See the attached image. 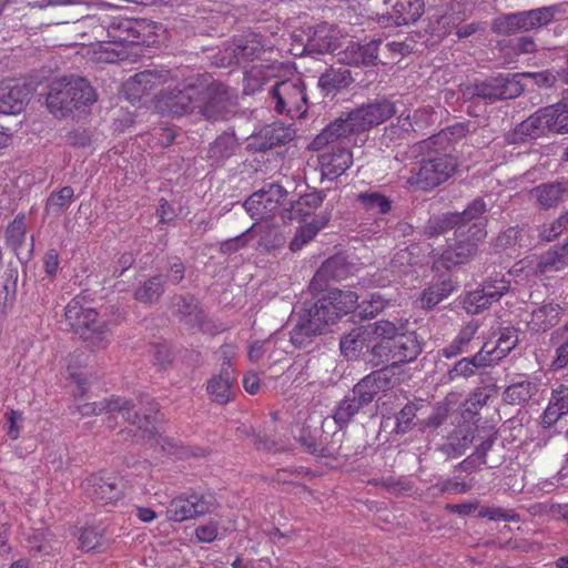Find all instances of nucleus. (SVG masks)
Masks as SVG:
<instances>
[{"label":"nucleus","mask_w":568,"mask_h":568,"mask_svg":"<svg viewBox=\"0 0 568 568\" xmlns=\"http://www.w3.org/2000/svg\"><path fill=\"white\" fill-rule=\"evenodd\" d=\"M358 295L353 291L329 290L315 302L306 301L297 313V321L290 332L291 343L304 348L315 336L324 334L343 316L358 308Z\"/></svg>","instance_id":"1"},{"label":"nucleus","mask_w":568,"mask_h":568,"mask_svg":"<svg viewBox=\"0 0 568 568\" xmlns=\"http://www.w3.org/2000/svg\"><path fill=\"white\" fill-rule=\"evenodd\" d=\"M325 196V191L315 190L301 195L296 201L290 202L288 207H283V222L297 220L302 223L290 243L291 251H300L329 222L331 211L324 210L315 214V211L323 204Z\"/></svg>","instance_id":"2"},{"label":"nucleus","mask_w":568,"mask_h":568,"mask_svg":"<svg viewBox=\"0 0 568 568\" xmlns=\"http://www.w3.org/2000/svg\"><path fill=\"white\" fill-rule=\"evenodd\" d=\"M97 101V93L82 77H62L49 84L45 104L55 118H67L74 112H85Z\"/></svg>","instance_id":"3"},{"label":"nucleus","mask_w":568,"mask_h":568,"mask_svg":"<svg viewBox=\"0 0 568 568\" xmlns=\"http://www.w3.org/2000/svg\"><path fill=\"white\" fill-rule=\"evenodd\" d=\"M64 318L91 351L104 349L109 344L110 331L105 322L88 305L84 297L75 296L65 306Z\"/></svg>","instance_id":"4"},{"label":"nucleus","mask_w":568,"mask_h":568,"mask_svg":"<svg viewBox=\"0 0 568 568\" xmlns=\"http://www.w3.org/2000/svg\"><path fill=\"white\" fill-rule=\"evenodd\" d=\"M141 24L133 19L109 17L108 40L100 45L99 60L115 63L129 58L128 48L144 41L140 31Z\"/></svg>","instance_id":"5"},{"label":"nucleus","mask_w":568,"mask_h":568,"mask_svg":"<svg viewBox=\"0 0 568 568\" xmlns=\"http://www.w3.org/2000/svg\"><path fill=\"white\" fill-rule=\"evenodd\" d=\"M517 77L518 74L499 73L483 80L463 83L459 90L466 101L479 99L493 104L497 101L515 99L523 93L524 87Z\"/></svg>","instance_id":"6"},{"label":"nucleus","mask_w":568,"mask_h":568,"mask_svg":"<svg viewBox=\"0 0 568 568\" xmlns=\"http://www.w3.org/2000/svg\"><path fill=\"white\" fill-rule=\"evenodd\" d=\"M560 12L559 6H548L503 14L493 21L491 31L500 36L537 31L550 24Z\"/></svg>","instance_id":"7"},{"label":"nucleus","mask_w":568,"mask_h":568,"mask_svg":"<svg viewBox=\"0 0 568 568\" xmlns=\"http://www.w3.org/2000/svg\"><path fill=\"white\" fill-rule=\"evenodd\" d=\"M422 353V344L415 332L400 333L386 342H376L372 346V358L368 362L373 366L392 365L413 362Z\"/></svg>","instance_id":"8"},{"label":"nucleus","mask_w":568,"mask_h":568,"mask_svg":"<svg viewBox=\"0 0 568 568\" xmlns=\"http://www.w3.org/2000/svg\"><path fill=\"white\" fill-rule=\"evenodd\" d=\"M407 182L420 190H432L446 182L455 172L457 162L449 154L434 152L418 162Z\"/></svg>","instance_id":"9"},{"label":"nucleus","mask_w":568,"mask_h":568,"mask_svg":"<svg viewBox=\"0 0 568 568\" xmlns=\"http://www.w3.org/2000/svg\"><path fill=\"white\" fill-rule=\"evenodd\" d=\"M274 111L291 119L301 118L308 108L304 82L300 78L276 82L270 91Z\"/></svg>","instance_id":"10"},{"label":"nucleus","mask_w":568,"mask_h":568,"mask_svg":"<svg viewBox=\"0 0 568 568\" xmlns=\"http://www.w3.org/2000/svg\"><path fill=\"white\" fill-rule=\"evenodd\" d=\"M287 195L288 192L281 184L272 182L252 193L243 206L253 220H267L277 213L282 215Z\"/></svg>","instance_id":"11"},{"label":"nucleus","mask_w":568,"mask_h":568,"mask_svg":"<svg viewBox=\"0 0 568 568\" xmlns=\"http://www.w3.org/2000/svg\"><path fill=\"white\" fill-rule=\"evenodd\" d=\"M233 98L234 94L223 83L204 84L201 82L199 113L210 121L222 120L231 112V108L234 105Z\"/></svg>","instance_id":"12"},{"label":"nucleus","mask_w":568,"mask_h":568,"mask_svg":"<svg viewBox=\"0 0 568 568\" xmlns=\"http://www.w3.org/2000/svg\"><path fill=\"white\" fill-rule=\"evenodd\" d=\"M215 506L216 499L213 494L192 491L173 498L166 507V517L169 520L181 523L209 514Z\"/></svg>","instance_id":"13"},{"label":"nucleus","mask_w":568,"mask_h":568,"mask_svg":"<svg viewBox=\"0 0 568 568\" xmlns=\"http://www.w3.org/2000/svg\"><path fill=\"white\" fill-rule=\"evenodd\" d=\"M265 48L263 37L255 32L235 37L232 44L222 52L221 63L223 67L246 65L260 59Z\"/></svg>","instance_id":"14"},{"label":"nucleus","mask_w":568,"mask_h":568,"mask_svg":"<svg viewBox=\"0 0 568 568\" xmlns=\"http://www.w3.org/2000/svg\"><path fill=\"white\" fill-rule=\"evenodd\" d=\"M201 82L182 84L173 89L162 90L159 94V108L175 116L191 113L197 108Z\"/></svg>","instance_id":"15"},{"label":"nucleus","mask_w":568,"mask_h":568,"mask_svg":"<svg viewBox=\"0 0 568 568\" xmlns=\"http://www.w3.org/2000/svg\"><path fill=\"white\" fill-rule=\"evenodd\" d=\"M355 124L356 122L351 120V112L345 119L338 118L334 120L314 139V148L322 149L329 144L353 148L358 142L363 143L364 140L359 139L362 132Z\"/></svg>","instance_id":"16"},{"label":"nucleus","mask_w":568,"mask_h":568,"mask_svg":"<svg viewBox=\"0 0 568 568\" xmlns=\"http://www.w3.org/2000/svg\"><path fill=\"white\" fill-rule=\"evenodd\" d=\"M171 80L172 74L170 70L148 69L130 77L123 85V91L129 101L135 102Z\"/></svg>","instance_id":"17"},{"label":"nucleus","mask_w":568,"mask_h":568,"mask_svg":"<svg viewBox=\"0 0 568 568\" xmlns=\"http://www.w3.org/2000/svg\"><path fill=\"white\" fill-rule=\"evenodd\" d=\"M82 488L93 503L108 506L122 498V481L116 476L92 474L82 484Z\"/></svg>","instance_id":"18"},{"label":"nucleus","mask_w":568,"mask_h":568,"mask_svg":"<svg viewBox=\"0 0 568 568\" xmlns=\"http://www.w3.org/2000/svg\"><path fill=\"white\" fill-rule=\"evenodd\" d=\"M383 3L387 10L378 22L385 28L414 23L424 12L423 0H383Z\"/></svg>","instance_id":"19"},{"label":"nucleus","mask_w":568,"mask_h":568,"mask_svg":"<svg viewBox=\"0 0 568 568\" xmlns=\"http://www.w3.org/2000/svg\"><path fill=\"white\" fill-rule=\"evenodd\" d=\"M396 114L395 103L387 99H378L351 111V120L355 121L362 134L377 126Z\"/></svg>","instance_id":"20"},{"label":"nucleus","mask_w":568,"mask_h":568,"mask_svg":"<svg viewBox=\"0 0 568 568\" xmlns=\"http://www.w3.org/2000/svg\"><path fill=\"white\" fill-rule=\"evenodd\" d=\"M487 203L483 197L474 199L462 212H454L458 220L460 235L470 233L475 240H485L487 236Z\"/></svg>","instance_id":"21"},{"label":"nucleus","mask_w":568,"mask_h":568,"mask_svg":"<svg viewBox=\"0 0 568 568\" xmlns=\"http://www.w3.org/2000/svg\"><path fill=\"white\" fill-rule=\"evenodd\" d=\"M547 106L540 108L534 114L521 121L509 131L505 139L509 144H520L529 140L538 139L547 132H551V123L548 121Z\"/></svg>","instance_id":"22"},{"label":"nucleus","mask_w":568,"mask_h":568,"mask_svg":"<svg viewBox=\"0 0 568 568\" xmlns=\"http://www.w3.org/2000/svg\"><path fill=\"white\" fill-rule=\"evenodd\" d=\"M394 373L390 368L376 369L359 379L352 388V394L365 406L369 405L377 394L394 387Z\"/></svg>","instance_id":"23"},{"label":"nucleus","mask_w":568,"mask_h":568,"mask_svg":"<svg viewBox=\"0 0 568 568\" xmlns=\"http://www.w3.org/2000/svg\"><path fill=\"white\" fill-rule=\"evenodd\" d=\"M33 93L31 84L18 80L0 83V113L18 114L24 110Z\"/></svg>","instance_id":"24"},{"label":"nucleus","mask_w":568,"mask_h":568,"mask_svg":"<svg viewBox=\"0 0 568 568\" xmlns=\"http://www.w3.org/2000/svg\"><path fill=\"white\" fill-rule=\"evenodd\" d=\"M6 244L16 254L18 265L28 263L33 254V237L27 239V225L23 215H17L4 232Z\"/></svg>","instance_id":"25"},{"label":"nucleus","mask_w":568,"mask_h":568,"mask_svg":"<svg viewBox=\"0 0 568 568\" xmlns=\"http://www.w3.org/2000/svg\"><path fill=\"white\" fill-rule=\"evenodd\" d=\"M322 180L333 181L341 176L353 164V153L347 146H328L318 155Z\"/></svg>","instance_id":"26"},{"label":"nucleus","mask_w":568,"mask_h":568,"mask_svg":"<svg viewBox=\"0 0 568 568\" xmlns=\"http://www.w3.org/2000/svg\"><path fill=\"white\" fill-rule=\"evenodd\" d=\"M173 315L189 329H203L205 314L194 295L190 293L172 296Z\"/></svg>","instance_id":"27"},{"label":"nucleus","mask_w":568,"mask_h":568,"mask_svg":"<svg viewBox=\"0 0 568 568\" xmlns=\"http://www.w3.org/2000/svg\"><path fill=\"white\" fill-rule=\"evenodd\" d=\"M528 199L541 210L556 209L568 199V181H552L534 186Z\"/></svg>","instance_id":"28"},{"label":"nucleus","mask_w":568,"mask_h":568,"mask_svg":"<svg viewBox=\"0 0 568 568\" xmlns=\"http://www.w3.org/2000/svg\"><path fill=\"white\" fill-rule=\"evenodd\" d=\"M295 131L281 123H273L263 128L251 138L248 148L256 152H266L275 146L284 145L293 140Z\"/></svg>","instance_id":"29"},{"label":"nucleus","mask_w":568,"mask_h":568,"mask_svg":"<svg viewBox=\"0 0 568 568\" xmlns=\"http://www.w3.org/2000/svg\"><path fill=\"white\" fill-rule=\"evenodd\" d=\"M339 47V39L333 26L324 22L308 28L304 51L308 54L334 52Z\"/></svg>","instance_id":"30"},{"label":"nucleus","mask_w":568,"mask_h":568,"mask_svg":"<svg viewBox=\"0 0 568 568\" xmlns=\"http://www.w3.org/2000/svg\"><path fill=\"white\" fill-rule=\"evenodd\" d=\"M234 381L231 361L225 358L221 365L220 374L212 376L207 382L206 389L209 395L220 405L227 404L231 400V388Z\"/></svg>","instance_id":"31"},{"label":"nucleus","mask_w":568,"mask_h":568,"mask_svg":"<svg viewBox=\"0 0 568 568\" xmlns=\"http://www.w3.org/2000/svg\"><path fill=\"white\" fill-rule=\"evenodd\" d=\"M375 343L371 337V331L366 326H361L344 335L341 338L339 347L344 356L355 358L364 352L372 356V346Z\"/></svg>","instance_id":"32"},{"label":"nucleus","mask_w":568,"mask_h":568,"mask_svg":"<svg viewBox=\"0 0 568 568\" xmlns=\"http://www.w3.org/2000/svg\"><path fill=\"white\" fill-rule=\"evenodd\" d=\"M538 392L536 383L528 377L517 375L503 392V400L513 406H524Z\"/></svg>","instance_id":"33"},{"label":"nucleus","mask_w":568,"mask_h":568,"mask_svg":"<svg viewBox=\"0 0 568 568\" xmlns=\"http://www.w3.org/2000/svg\"><path fill=\"white\" fill-rule=\"evenodd\" d=\"M568 266V241L557 244L542 253L536 264L537 275L562 271Z\"/></svg>","instance_id":"34"},{"label":"nucleus","mask_w":568,"mask_h":568,"mask_svg":"<svg viewBox=\"0 0 568 568\" xmlns=\"http://www.w3.org/2000/svg\"><path fill=\"white\" fill-rule=\"evenodd\" d=\"M455 245L443 253V258L454 265L467 262L476 254L478 244L484 241L475 240V236L470 233H467L466 235L455 234Z\"/></svg>","instance_id":"35"},{"label":"nucleus","mask_w":568,"mask_h":568,"mask_svg":"<svg viewBox=\"0 0 568 568\" xmlns=\"http://www.w3.org/2000/svg\"><path fill=\"white\" fill-rule=\"evenodd\" d=\"M240 143L234 133L224 132L219 135L207 150L211 165L221 166L237 151Z\"/></svg>","instance_id":"36"},{"label":"nucleus","mask_w":568,"mask_h":568,"mask_svg":"<svg viewBox=\"0 0 568 568\" xmlns=\"http://www.w3.org/2000/svg\"><path fill=\"white\" fill-rule=\"evenodd\" d=\"M19 270L18 264L13 261H9L6 265V270L0 277V313L7 314L8 311L13 306L17 294V281Z\"/></svg>","instance_id":"37"},{"label":"nucleus","mask_w":568,"mask_h":568,"mask_svg":"<svg viewBox=\"0 0 568 568\" xmlns=\"http://www.w3.org/2000/svg\"><path fill=\"white\" fill-rule=\"evenodd\" d=\"M476 429L470 425L459 426L449 436L448 442L440 450L448 457H458L465 454L475 440Z\"/></svg>","instance_id":"38"},{"label":"nucleus","mask_w":568,"mask_h":568,"mask_svg":"<svg viewBox=\"0 0 568 568\" xmlns=\"http://www.w3.org/2000/svg\"><path fill=\"white\" fill-rule=\"evenodd\" d=\"M489 352L487 351V344H484L480 351L471 357H464L459 359L452 369L448 371L447 377L449 381H454L457 377H469L474 375L475 368L490 365L489 358L487 357Z\"/></svg>","instance_id":"39"},{"label":"nucleus","mask_w":568,"mask_h":568,"mask_svg":"<svg viewBox=\"0 0 568 568\" xmlns=\"http://www.w3.org/2000/svg\"><path fill=\"white\" fill-rule=\"evenodd\" d=\"M353 82L351 71L346 68H329L321 74L318 87L325 94H335L336 92L347 88Z\"/></svg>","instance_id":"40"},{"label":"nucleus","mask_w":568,"mask_h":568,"mask_svg":"<svg viewBox=\"0 0 568 568\" xmlns=\"http://www.w3.org/2000/svg\"><path fill=\"white\" fill-rule=\"evenodd\" d=\"M558 316L559 306L549 303L531 311L526 322L530 331L545 332L558 323Z\"/></svg>","instance_id":"41"},{"label":"nucleus","mask_w":568,"mask_h":568,"mask_svg":"<svg viewBox=\"0 0 568 568\" xmlns=\"http://www.w3.org/2000/svg\"><path fill=\"white\" fill-rule=\"evenodd\" d=\"M108 26L109 16H89L78 21V29L82 31V34L88 37L90 41H97L101 45L106 44Z\"/></svg>","instance_id":"42"},{"label":"nucleus","mask_w":568,"mask_h":568,"mask_svg":"<svg viewBox=\"0 0 568 568\" xmlns=\"http://www.w3.org/2000/svg\"><path fill=\"white\" fill-rule=\"evenodd\" d=\"M500 298L501 296L496 291H488V288L480 286V288L469 292L465 296L464 308L469 314H479Z\"/></svg>","instance_id":"43"},{"label":"nucleus","mask_w":568,"mask_h":568,"mask_svg":"<svg viewBox=\"0 0 568 568\" xmlns=\"http://www.w3.org/2000/svg\"><path fill=\"white\" fill-rule=\"evenodd\" d=\"M483 282L480 286L491 291H496L497 294L504 296L510 288V281L506 278L504 274V267L495 262L485 264L483 271Z\"/></svg>","instance_id":"44"},{"label":"nucleus","mask_w":568,"mask_h":568,"mask_svg":"<svg viewBox=\"0 0 568 568\" xmlns=\"http://www.w3.org/2000/svg\"><path fill=\"white\" fill-rule=\"evenodd\" d=\"M164 280L162 275H154L142 282L134 291V298L142 304L156 303L164 293Z\"/></svg>","instance_id":"45"},{"label":"nucleus","mask_w":568,"mask_h":568,"mask_svg":"<svg viewBox=\"0 0 568 568\" xmlns=\"http://www.w3.org/2000/svg\"><path fill=\"white\" fill-rule=\"evenodd\" d=\"M454 291L450 280H444L425 288L419 297L420 307L423 310H433L442 301L447 298Z\"/></svg>","instance_id":"46"},{"label":"nucleus","mask_w":568,"mask_h":568,"mask_svg":"<svg viewBox=\"0 0 568 568\" xmlns=\"http://www.w3.org/2000/svg\"><path fill=\"white\" fill-rule=\"evenodd\" d=\"M114 413H119L123 419L132 425H136L140 430L145 433L149 437L154 435L152 428L148 427L143 422L140 408L135 409L138 405L132 399L116 397Z\"/></svg>","instance_id":"47"},{"label":"nucleus","mask_w":568,"mask_h":568,"mask_svg":"<svg viewBox=\"0 0 568 568\" xmlns=\"http://www.w3.org/2000/svg\"><path fill=\"white\" fill-rule=\"evenodd\" d=\"M363 407H365V405L358 400L357 395H347L341 402H338L333 414V419L341 428H343L351 423L354 416Z\"/></svg>","instance_id":"48"},{"label":"nucleus","mask_w":568,"mask_h":568,"mask_svg":"<svg viewBox=\"0 0 568 568\" xmlns=\"http://www.w3.org/2000/svg\"><path fill=\"white\" fill-rule=\"evenodd\" d=\"M427 408L423 403H407L397 414H396V433L405 434L412 430L415 426H418V413H424V409Z\"/></svg>","instance_id":"49"},{"label":"nucleus","mask_w":568,"mask_h":568,"mask_svg":"<svg viewBox=\"0 0 568 568\" xmlns=\"http://www.w3.org/2000/svg\"><path fill=\"white\" fill-rule=\"evenodd\" d=\"M518 343V334L514 327H505L499 332V337L496 342V345L493 348L487 346V351L489 355L490 364L495 361H498L505 357Z\"/></svg>","instance_id":"50"},{"label":"nucleus","mask_w":568,"mask_h":568,"mask_svg":"<svg viewBox=\"0 0 568 568\" xmlns=\"http://www.w3.org/2000/svg\"><path fill=\"white\" fill-rule=\"evenodd\" d=\"M74 191L71 186H63L52 192L45 202V214L58 217L64 213L73 201Z\"/></svg>","instance_id":"51"},{"label":"nucleus","mask_w":568,"mask_h":568,"mask_svg":"<svg viewBox=\"0 0 568 568\" xmlns=\"http://www.w3.org/2000/svg\"><path fill=\"white\" fill-rule=\"evenodd\" d=\"M413 131H415V128L410 114L402 113L396 118L395 122L385 128L383 140L387 144L395 143L399 140H405Z\"/></svg>","instance_id":"52"},{"label":"nucleus","mask_w":568,"mask_h":568,"mask_svg":"<svg viewBox=\"0 0 568 568\" xmlns=\"http://www.w3.org/2000/svg\"><path fill=\"white\" fill-rule=\"evenodd\" d=\"M476 331L477 326L474 324L464 326L454 341L442 349V355L446 358H452L467 352Z\"/></svg>","instance_id":"53"},{"label":"nucleus","mask_w":568,"mask_h":568,"mask_svg":"<svg viewBox=\"0 0 568 568\" xmlns=\"http://www.w3.org/2000/svg\"><path fill=\"white\" fill-rule=\"evenodd\" d=\"M346 433L339 427L338 430L333 432L332 434H327L323 432V435L320 438V448H334V454L332 455H321V457L326 458H337V457H348L353 454L349 447L343 445Z\"/></svg>","instance_id":"54"},{"label":"nucleus","mask_w":568,"mask_h":568,"mask_svg":"<svg viewBox=\"0 0 568 568\" xmlns=\"http://www.w3.org/2000/svg\"><path fill=\"white\" fill-rule=\"evenodd\" d=\"M448 230H455V234H459L458 220L454 212H447L440 216L429 219L425 226V234L437 236Z\"/></svg>","instance_id":"55"},{"label":"nucleus","mask_w":568,"mask_h":568,"mask_svg":"<svg viewBox=\"0 0 568 568\" xmlns=\"http://www.w3.org/2000/svg\"><path fill=\"white\" fill-rule=\"evenodd\" d=\"M548 121L551 123V132L558 134L568 133V102L560 101L547 106Z\"/></svg>","instance_id":"56"},{"label":"nucleus","mask_w":568,"mask_h":568,"mask_svg":"<svg viewBox=\"0 0 568 568\" xmlns=\"http://www.w3.org/2000/svg\"><path fill=\"white\" fill-rule=\"evenodd\" d=\"M358 201L367 211H374L379 214H386L392 209L389 197L377 192H365L358 195Z\"/></svg>","instance_id":"57"},{"label":"nucleus","mask_w":568,"mask_h":568,"mask_svg":"<svg viewBox=\"0 0 568 568\" xmlns=\"http://www.w3.org/2000/svg\"><path fill=\"white\" fill-rule=\"evenodd\" d=\"M449 414L447 404H438L425 417L418 418V427L420 430L437 429L446 423Z\"/></svg>","instance_id":"58"},{"label":"nucleus","mask_w":568,"mask_h":568,"mask_svg":"<svg viewBox=\"0 0 568 568\" xmlns=\"http://www.w3.org/2000/svg\"><path fill=\"white\" fill-rule=\"evenodd\" d=\"M346 275L345 261L342 256L327 258L318 268V277L327 276L328 280L339 281Z\"/></svg>","instance_id":"59"},{"label":"nucleus","mask_w":568,"mask_h":568,"mask_svg":"<svg viewBox=\"0 0 568 568\" xmlns=\"http://www.w3.org/2000/svg\"><path fill=\"white\" fill-rule=\"evenodd\" d=\"M80 548L84 551L100 550L105 540L102 530L98 528H84L79 536Z\"/></svg>","instance_id":"60"},{"label":"nucleus","mask_w":568,"mask_h":568,"mask_svg":"<svg viewBox=\"0 0 568 568\" xmlns=\"http://www.w3.org/2000/svg\"><path fill=\"white\" fill-rule=\"evenodd\" d=\"M136 405L143 416L144 424L154 432V424L161 420L158 416L159 405L149 395H141Z\"/></svg>","instance_id":"61"},{"label":"nucleus","mask_w":568,"mask_h":568,"mask_svg":"<svg viewBox=\"0 0 568 568\" xmlns=\"http://www.w3.org/2000/svg\"><path fill=\"white\" fill-rule=\"evenodd\" d=\"M388 304V301L385 300L381 294L373 293L371 294V298L368 301L363 302L362 305H358V317L361 320H371L377 316Z\"/></svg>","instance_id":"62"},{"label":"nucleus","mask_w":568,"mask_h":568,"mask_svg":"<svg viewBox=\"0 0 568 568\" xmlns=\"http://www.w3.org/2000/svg\"><path fill=\"white\" fill-rule=\"evenodd\" d=\"M366 328L371 331V337L376 336L381 339L378 342H386L398 336V327L388 321H378L373 324L366 325Z\"/></svg>","instance_id":"63"},{"label":"nucleus","mask_w":568,"mask_h":568,"mask_svg":"<svg viewBox=\"0 0 568 568\" xmlns=\"http://www.w3.org/2000/svg\"><path fill=\"white\" fill-rule=\"evenodd\" d=\"M298 442L304 447L305 452L321 457V455H332L334 454V448H320V439L317 440L316 436L312 435L311 432L303 429L302 434L298 438Z\"/></svg>","instance_id":"64"}]
</instances>
